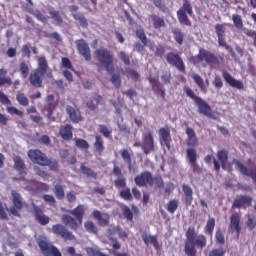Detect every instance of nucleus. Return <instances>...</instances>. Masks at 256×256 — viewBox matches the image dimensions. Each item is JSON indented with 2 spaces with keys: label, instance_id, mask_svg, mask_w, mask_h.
<instances>
[{
  "label": "nucleus",
  "instance_id": "obj_1",
  "mask_svg": "<svg viewBox=\"0 0 256 256\" xmlns=\"http://www.w3.org/2000/svg\"><path fill=\"white\" fill-rule=\"evenodd\" d=\"M97 71L101 73L103 69L113 75L115 73V54L107 48L96 49L93 54Z\"/></svg>",
  "mask_w": 256,
  "mask_h": 256
},
{
  "label": "nucleus",
  "instance_id": "obj_2",
  "mask_svg": "<svg viewBox=\"0 0 256 256\" xmlns=\"http://www.w3.org/2000/svg\"><path fill=\"white\" fill-rule=\"evenodd\" d=\"M195 247L205 249L207 247V237L203 234L198 235L194 227H189L186 231L185 255L197 256V249Z\"/></svg>",
  "mask_w": 256,
  "mask_h": 256
},
{
  "label": "nucleus",
  "instance_id": "obj_3",
  "mask_svg": "<svg viewBox=\"0 0 256 256\" xmlns=\"http://www.w3.org/2000/svg\"><path fill=\"white\" fill-rule=\"evenodd\" d=\"M85 211H87V207L83 204H79L74 209L70 210V215H62V223H64V225H68V227H70V229L73 231H77V229L83 225V217H85ZM71 215H73L74 218Z\"/></svg>",
  "mask_w": 256,
  "mask_h": 256
},
{
  "label": "nucleus",
  "instance_id": "obj_4",
  "mask_svg": "<svg viewBox=\"0 0 256 256\" xmlns=\"http://www.w3.org/2000/svg\"><path fill=\"white\" fill-rule=\"evenodd\" d=\"M49 70V64L47 63V58L45 56H41L38 58V68L31 71L29 75V82L32 87L39 89V87H43V77L47 75V71Z\"/></svg>",
  "mask_w": 256,
  "mask_h": 256
},
{
  "label": "nucleus",
  "instance_id": "obj_5",
  "mask_svg": "<svg viewBox=\"0 0 256 256\" xmlns=\"http://www.w3.org/2000/svg\"><path fill=\"white\" fill-rule=\"evenodd\" d=\"M192 63L197 65V63H203L205 61L206 65H221L225 61V57L221 55H215L213 52L208 51L204 48L199 49V53L191 58Z\"/></svg>",
  "mask_w": 256,
  "mask_h": 256
},
{
  "label": "nucleus",
  "instance_id": "obj_6",
  "mask_svg": "<svg viewBox=\"0 0 256 256\" xmlns=\"http://www.w3.org/2000/svg\"><path fill=\"white\" fill-rule=\"evenodd\" d=\"M183 91L187 95V97L192 99L195 105H197L198 113H200L201 115H204L205 117H210V118L213 117V110L211 109V106L209 105V103H207V101L195 95V92L187 86L183 88Z\"/></svg>",
  "mask_w": 256,
  "mask_h": 256
},
{
  "label": "nucleus",
  "instance_id": "obj_7",
  "mask_svg": "<svg viewBox=\"0 0 256 256\" xmlns=\"http://www.w3.org/2000/svg\"><path fill=\"white\" fill-rule=\"evenodd\" d=\"M193 17V5L189 0H183L182 6L177 11V19L180 25H186L187 27H191V20L189 17Z\"/></svg>",
  "mask_w": 256,
  "mask_h": 256
},
{
  "label": "nucleus",
  "instance_id": "obj_8",
  "mask_svg": "<svg viewBox=\"0 0 256 256\" xmlns=\"http://www.w3.org/2000/svg\"><path fill=\"white\" fill-rule=\"evenodd\" d=\"M227 23H222V24H216L214 26L215 33L218 37V45L220 47H225L227 51H230L232 56H235V52L233 51V48L227 44V41H225L226 34L225 32L227 31Z\"/></svg>",
  "mask_w": 256,
  "mask_h": 256
},
{
  "label": "nucleus",
  "instance_id": "obj_9",
  "mask_svg": "<svg viewBox=\"0 0 256 256\" xmlns=\"http://www.w3.org/2000/svg\"><path fill=\"white\" fill-rule=\"evenodd\" d=\"M11 195L13 206L10 207V213L11 215H14V217H21V213H19V211L25 207L23 196H21V194L16 190H12Z\"/></svg>",
  "mask_w": 256,
  "mask_h": 256
},
{
  "label": "nucleus",
  "instance_id": "obj_10",
  "mask_svg": "<svg viewBox=\"0 0 256 256\" xmlns=\"http://www.w3.org/2000/svg\"><path fill=\"white\" fill-rule=\"evenodd\" d=\"M216 158H213L214 170L219 173L222 169H226L227 162L229 161V151L227 149L218 150L216 153Z\"/></svg>",
  "mask_w": 256,
  "mask_h": 256
},
{
  "label": "nucleus",
  "instance_id": "obj_11",
  "mask_svg": "<svg viewBox=\"0 0 256 256\" xmlns=\"http://www.w3.org/2000/svg\"><path fill=\"white\" fill-rule=\"evenodd\" d=\"M142 150L145 155L155 151V138H153V132L150 130L142 133Z\"/></svg>",
  "mask_w": 256,
  "mask_h": 256
},
{
  "label": "nucleus",
  "instance_id": "obj_12",
  "mask_svg": "<svg viewBox=\"0 0 256 256\" xmlns=\"http://www.w3.org/2000/svg\"><path fill=\"white\" fill-rule=\"evenodd\" d=\"M38 247L43 256H63L59 248L47 242L46 240H39Z\"/></svg>",
  "mask_w": 256,
  "mask_h": 256
},
{
  "label": "nucleus",
  "instance_id": "obj_13",
  "mask_svg": "<svg viewBox=\"0 0 256 256\" xmlns=\"http://www.w3.org/2000/svg\"><path fill=\"white\" fill-rule=\"evenodd\" d=\"M134 183L137 187H153V174L149 171H144L134 178Z\"/></svg>",
  "mask_w": 256,
  "mask_h": 256
},
{
  "label": "nucleus",
  "instance_id": "obj_14",
  "mask_svg": "<svg viewBox=\"0 0 256 256\" xmlns=\"http://www.w3.org/2000/svg\"><path fill=\"white\" fill-rule=\"evenodd\" d=\"M52 232L54 235L61 237L64 241H75V235L69 231L63 224H55L52 226Z\"/></svg>",
  "mask_w": 256,
  "mask_h": 256
},
{
  "label": "nucleus",
  "instance_id": "obj_15",
  "mask_svg": "<svg viewBox=\"0 0 256 256\" xmlns=\"http://www.w3.org/2000/svg\"><path fill=\"white\" fill-rule=\"evenodd\" d=\"M166 61L172 67H176V69L181 73H185V63L183 62V58H181L179 54L174 52H169L166 55Z\"/></svg>",
  "mask_w": 256,
  "mask_h": 256
},
{
  "label": "nucleus",
  "instance_id": "obj_16",
  "mask_svg": "<svg viewBox=\"0 0 256 256\" xmlns=\"http://www.w3.org/2000/svg\"><path fill=\"white\" fill-rule=\"evenodd\" d=\"M241 214L239 213H233L230 216V224L228 227L229 233H236V239H239V236L241 235Z\"/></svg>",
  "mask_w": 256,
  "mask_h": 256
},
{
  "label": "nucleus",
  "instance_id": "obj_17",
  "mask_svg": "<svg viewBox=\"0 0 256 256\" xmlns=\"http://www.w3.org/2000/svg\"><path fill=\"white\" fill-rule=\"evenodd\" d=\"M28 157L30 161H32V163H35L36 165H40V167H43V165L48 159L47 154L43 153L39 149H30L28 151Z\"/></svg>",
  "mask_w": 256,
  "mask_h": 256
},
{
  "label": "nucleus",
  "instance_id": "obj_18",
  "mask_svg": "<svg viewBox=\"0 0 256 256\" xmlns=\"http://www.w3.org/2000/svg\"><path fill=\"white\" fill-rule=\"evenodd\" d=\"M76 48L79 55H81L85 61H91V48L84 39L76 40Z\"/></svg>",
  "mask_w": 256,
  "mask_h": 256
},
{
  "label": "nucleus",
  "instance_id": "obj_19",
  "mask_svg": "<svg viewBox=\"0 0 256 256\" xmlns=\"http://www.w3.org/2000/svg\"><path fill=\"white\" fill-rule=\"evenodd\" d=\"M159 141L161 145H165L167 149H171V127L164 126L158 130Z\"/></svg>",
  "mask_w": 256,
  "mask_h": 256
},
{
  "label": "nucleus",
  "instance_id": "obj_20",
  "mask_svg": "<svg viewBox=\"0 0 256 256\" xmlns=\"http://www.w3.org/2000/svg\"><path fill=\"white\" fill-rule=\"evenodd\" d=\"M251 203H253L251 196L240 195L235 198L232 209H247V207H251Z\"/></svg>",
  "mask_w": 256,
  "mask_h": 256
},
{
  "label": "nucleus",
  "instance_id": "obj_21",
  "mask_svg": "<svg viewBox=\"0 0 256 256\" xmlns=\"http://www.w3.org/2000/svg\"><path fill=\"white\" fill-rule=\"evenodd\" d=\"M148 81L154 91L155 95H160L161 99H165V87L159 82V77H149Z\"/></svg>",
  "mask_w": 256,
  "mask_h": 256
},
{
  "label": "nucleus",
  "instance_id": "obj_22",
  "mask_svg": "<svg viewBox=\"0 0 256 256\" xmlns=\"http://www.w3.org/2000/svg\"><path fill=\"white\" fill-rule=\"evenodd\" d=\"M222 77L230 87H233L234 89H238L239 91H243L244 85L243 82L240 80L235 79L233 76L229 74L227 71L222 72Z\"/></svg>",
  "mask_w": 256,
  "mask_h": 256
},
{
  "label": "nucleus",
  "instance_id": "obj_23",
  "mask_svg": "<svg viewBox=\"0 0 256 256\" xmlns=\"http://www.w3.org/2000/svg\"><path fill=\"white\" fill-rule=\"evenodd\" d=\"M113 175L118 177L114 181V185L117 189H124L125 187H127V179L124 178L123 171L121 170V168H119V166H114Z\"/></svg>",
  "mask_w": 256,
  "mask_h": 256
},
{
  "label": "nucleus",
  "instance_id": "obj_24",
  "mask_svg": "<svg viewBox=\"0 0 256 256\" xmlns=\"http://www.w3.org/2000/svg\"><path fill=\"white\" fill-rule=\"evenodd\" d=\"M186 158L188 159L193 173L199 171V165L197 164V150L195 148H188L186 150Z\"/></svg>",
  "mask_w": 256,
  "mask_h": 256
},
{
  "label": "nucleus",
  "instance_id": "obj_25",
  "mask_svg": "<svg viewBox=\"0 0 256 256\" xmlns=\"http://www.w3.org/2000/svg\"><path fill=\"white\" fill-rule=\"evenodd\" d=\"M66 113L69 116L72 123H81L85 118L81 114V110L73 108V106L66 107Z\"/></svg>",
  "mask_w": 256,
  "mask_h": 256
},
{
  "label": "nucleus",
  "instance_id": "obj_26",
  "mask_svg": "<svg viewBox=\"0 0 256 256\" xmlns=\"http://www.w3.org/2000/svg\"><path fill=\"white\" fill-rule=\"evenodd\" d=\"M186 135H187V147H199V139H197V134L195 130L191 127L186 128Z\"/></svg>",
  "mask_w": 256,
  "mask_h": 256
},
{
  "label": "nucleus",
  "instance_id": "obj_27",
  "mask_svg": "<svg viewBox=\"0 0 256 256\" xmlns=\"http://www.w3.org/2000/svg\"><path fill=\"white\" fill-rule=\"evenodd\" d=\"M59 135L64 141H71L73 139V125H62L59 129Z\"/></svg>",
  "mask_w": 256,
  "mask_h": 256
},
{
  "label": "nucleus",
  "instance_id": "obj_28",
  "mask_svg": "<svg viewBox=\"0 0 256 256\" xmlns=\"http://www.w3.org/2000/svg\"><path fill=\"white\" fill-rule=\"evenodd\" d=\"M94 153L97 155H103V151H105V141H103V137L101 135L95 136V141L93 143Z\"/></svg>",
  "mask_w": 256,
  "mask_h": 256
},
{
  "label": "nucleus",
  "instance_id": "obj_29",
  "mask_svg": "<svg viewBox=\"0 0 256 256\" xmlns=\"http://www.w3.org/2000/svg\"><path fill=\"white\" fill-rule=\"evenodd\" d=\"M192 79L194 83H196L197 87H199L200 91H202V93H207V87H209V80H206L205 83V80H203V78L199 76V74H193Z\"/></svg>",
  "mask_w": 256,
  "mask_h": 256
},
{
  "label": "nucleus",
  "instance_id": "obj_30",
  "mask_svg": "<svg viewBox=\"0 0 256 256\" xmlns=\"http://www.w3.org/2000/svg\"><path fill=\"white\" fill-rule=\"evenodd\" d=\"M34 215L37 222L40 223V225H48L50 218L49 216L43 214V210L41 208L36 207L34 209Z\"/></svg>",
  "mask_w": 256,
  "mask_h": 256
},
{
  "label": "nucleus",
  "instance_id": "obj_31",
  "mask_svg": "<svg viewBox=\"0 0 256 256\" xmlns=\"http://www.w3.org/2000/svg\"><path fill=\"white\" fill-rule=\"evenodd\" d=\"M13 161L14 169H16V171H18L20 175H27V173L25 172L26 166L25 161H23V158H21L20 156H14Z\"/></svg>",
  "mask_w": 256,
  "mask_h": 256
},
{
  "label": "nucleus",
  "instance_id": "obj_32",
  "mask_svg": "<svg viewBox=\"0 0 256 256\" xmlns=\"http://www.w3.org/2000/svg\"><path fill=\"white\" fill-rule=\"evenodd\" d=\"M150 19L154 29H161L166 26L165 19L157 14H152Z\"/></svg>",
  "mask_w": 256,
  "mask_h": 256
},
{
  "label": "nucleus",
  "instance_id": "obj_33",
  "mask_svg": "<svg viewBox=\"0 0 256 256\" xmlns=\"http://www.w3.org/2000/svg\"><path fill=\"white\" fill-rule=\"evenodd\" d=\"M183 193L185 195V204L190 206L193 203V189L187 184L182 186Z\"/></svg>",
  "mask_w": 256,
  "mask_h": 256
},
{
  "label": "nucleus",
  "instance_id": "obj_34",
  "mask_svg": "<svg viewBox=\"0 0 256 256\" xmlns=\"http://www.w3.org/2000/svg\"><path fill=\"white\" fill-rule=\"evenodd\" d=\"M136 36L140 41L145 45L146 47H149L151 50H153V42L151 40L147 39V35L145 34V30L138 29L136 30Z\"/></svg>",
  "mask_w": 256,
  "mask_h": 256
},
{
  "label": "nucleus",
  "instance_id": "obj_35",
  "mask_svg": "<svg viewBox=\"0 0 256 256\" xmlns=\"http://www.w3.org/2000/svg\"><path fill=\"white\" fill-rule=\"evenodd\" d=\"M48 118L51 119L53 112L55 111V96L49 94L46 98Z\"/></svg>",
  "mask_w": 256,
  "mask_h": 256
},
{
  "label": "nucleus",
  "instance_id": "obj_36",
  "mask_svg": "<svg viewBox=\"0 0 256 256\" xmlns=\"http://www.w3.org/2000/svg\"><path fill=\"white\" fill-rule=\"evenodd\" d=\"M3 85H13L11 77H7V69L5 68L0 69V87H3Z\"/></svg>",
  "mask_w": 256,
  "mask_h": 256
},
{
  "label": "nucleus",
  "instance_id": "obj_37",
  "mask_svg": "<svg viewBox=\"0 0 256 256\" xmlns=\"http://www.w3.org/2000/svg\"><path fill=\"white\" fill-rule=\"evenodd\" d=\"M92 215L94 219L98 221V225H100V227H107V225H109V219L103 218V216L101 215V211L94 210L92 212Z\"/></svg>",
  "mask_w": 256,
  "mask_h": 256
},
{
  "label": "nucleus",
  "instance_id": "obj_38",
  "mask_svg": "<svg viewBox=\"0 0 256 256\" xmlns=\"http://www.w3.org/2000/svg\"><path fill=\"white\" fill-rule=\"evenodd\" d=\"M72 17L75 21H78L83 29H87L89 27V22L87 21V18H85V15H83L82 13H74L72 14Z\"/></svg>",
  "mask_w": 256,
  "mask_h": 256
},
{
  "label": "nucleus",
  "instance_id": "obj_39",
  "mask_svg": "<svg viewBox=\"0 0 256 256\" xmlns=\"http://www.w3.org/2000/svg\"><path fill=\"white\" fill-rule=\"evenodd\" d=\"M43 167H49L50 171L54 173H59V162L57 160H51L49 158L44 162Z\"/></svg>",
  "mask_w": 256,
  "mask_h": 256
},
{
  "label": "nucleus",
  "instance_id": "obj_40",
  "mask_svg": "<svg viewBox=\"0 0 256 256\" xmlns=\"http://www.w3.org/2000/svg\"><path fill=\"white\" fill-rule=\"evenodd\" d=\"M172 33L176 43H178V45H183V41L185 39V34L183 33V31H181V29L179 28H173Z\"/></svg>",
  "mask_w": 256,
  "mask_h": 256
},
{
  "label": "nucleus",
  "instance_id": "obj_41",
  "mask_svg": "<svg viewBox=\"0 0 256 256\" xmlns=\"http://www.w3.org/2000/svg\"><path fill=\"white\" fill-rule=\"evenodd\" d=\"M120 155H121L123 161L126 162V164L128 165L129 170L131 171V169H133V164H132V160H131V152H129V150H127V149H123L120 151Z\"/></svg>",
  "mask_w": 256,
  "mask_h": 256
},
{
  "label": "nucleus",
  "instance_id": "obj_42",
  "mask_svg": "<svg viewBox=\"0 0 256 256\" xmlns=\"http://www.w3.org/2000/svg\"><path fill=\"white\" fill-rule=\"evenodd\" d=\"M232 21L234 24V27L236 29H239L240 31H244L245 32V28H243V17H241V15L239 14H233L232 15Z\"/></svg>",
  "mask_w": 256,
  "mask_h": 256
},
{
  "label": "nucleus",
  "instance_id": "obj_43",
  "mask_svg": "<svg viewBox=\"0 0 256 256\" xmlns=\"http://www.w3.org/2000/svg\"><path fill=\"white\" fill-rule=\"evenodd\" d=\"M99 129V133H101V135H103V137H105L106 139H112V133H113V129L108 128L106 125L104 124H100L98 126Z\"/></svg>",
  "mask_w": 256,
  "mask_h": 256
},
{
  "label": "nucleus",
  "instance_id": "obj_44",
  "mask_svg": "<svg viewBox=\"0 0 256 256\" xmlns=\"http://www.w3.org/2000/svg\"><path fill=\"white\" fill-rule=\"evenodd\" d=\"M54 195L59 201L65 199V189H63V186L61 184L54 185Z\"/></svg>",
  "mask_w": 256,
  "mask_h": 256
},
{
  "label": "nucleus",
  "instance_id": "obj_45",
  "mask_svg": "<svg viewBox=\"0 0 256 256\" xmlns=\"http://www.w3.org/2000/svg\"><path fill=\"white\" fill-rule=\"evenodd\" d=\"M49 15L51 19H53L54 23L56 25H62L63 24V17H61V13L57 10H50Z\"/></svg>",
  "mask_w": 256,
  "mask_h": 256
},
{
  "label": "nucleus",
  "instance_id": "obj_46",
  "mask_svg": "<svg viewBox=\"0 0 256 256\" xmlns=\"http://www.w3.org/2000/svg\"><path fill=\"white\" fill-rule=\"evenodd\" d=\"M166 209L168 213H171V215H173V213H175V211L179 209V200L177 199L170 200L166 205Z\"/></svg>",
  "mask_w": 256,
  "mask_h": 256
},
{
  "label": "nucleus",
  "instance_id": "obj_47",
  "mask_svg": "<svg viewBox=\"0 0 256 256\" xmlns=\"http://www.w3.org/2000/svg\"><path fill=\"white\" fill-rule=\"evenodd\" d=\"M214 230H215V218H209L206 222L205 233L207 235L213 236Z\"/></svg>",
  "mask_w": 256,
  "mask_h": 256
},
{
  "label": "nucleus",
  "instance_id": "obj_48",
  "mask_svg": "<svg viewBox=\"0 0 256 256\" xmlns=\"http://www.w3.org/2000/svg\"><path fill=\"white\" fill-rule=\"evenodd\" d=\"M142 239L145 245H149V243L153 244L154 247H157V245H159L155 236L148 235L145 232L142 234Z\"/></svg>",
  "mask_w": 256,
  "mask_h": 256
},
{
  "label": "nucleus",
  "instance_id": "obj_49",
  "mask_svg": "<svg viewBox=\"0 0 256 256\" xmlns=\"http://www.w3.org/2000/svg\"><path fill=\"white\" fill-rule=\"evenodd\" d=\"M19 71L22 79H27L29 77V65L27 62L22 61L19 66Z\"/></svg>",
  "mask_w": 256,
  "mask_h": 256
},
{
  "label": "nucleus",
  "instance_id": "obj_50",
  "mask_svg": "<svg viewBox=\"0 0 256 256\" xmlns=\"http://www.w3.org/2000/svg\"><path fill=\"white\" fill-rule=\"evenodd\" d=\"M16 101L21 105L22 107H27L29 105V98L25 96V93L18 92L16 95Z\"/></svg>",
  "mask_w": 256,
  "mask_h": 256
},
{
  "label": "nucleus",
  "instance_id": "obj_51",
  "mask_svg": "<svg viewBox=\"0 0 256 256\" xmlns=\"http://www.w3.org/2000/svg\"><path fill=\"white\" fill-rule=\"evenodd\" d=\"M84 227L88 233H93V235H97V233H99V229L95 226L93 221H86L84 223Z\"/></svg>",
  "mask_w": 256,
  "mask_h": 256
},
{
  "label": "nucleus",
  "instance_id": "obj_52",
  "mask_svg": "<svg viewBox=\"0 0 256 256\" xmlns=\"http://www.w3.org/2000/svg\"><path fill=\"white\" fill-rule=\"evenodd\" d=\"M83 175H87L88 177H91L92 179H97V173L93 171L91 168L86 167L85 165H82L80 167Z\"/></svg>",
  "mask_w": 256,
  "mask_h": 256
},
{
  "label": "nucleus",
  "instance_id": "obj_53",
  "mask_svg": "<svg viewBox=\"0 0 256 256\" xmlns=\"http://www.w3.org/2000/svg\"><path fill=\"white\" fill-rule=\"evenodd\" d=\"M33 17H35L38 21H41V23H47V18L45 15H43L40 10H35V11H29Z\"/></svg>",
  "mask_w": 256,
  "mask_h": 256
},
{
  "label": "nucleus",
  "instance_id": "obj_54",
  "mask_svg": "<svg viewBox=\"0 0 256 256\" xmlns=\"http://www.w3.org/2000/svg\"><path fill=\"white\" fill-rule=\"evenodd\" d=\"M34 171L38 177H41L42 179H49L51 177V174L41 168L39 166L34 167Z\"/></svg>",
  "mask_w": 256,
  "mask_h": 256
},
{
  "label": "nucleus",
  "instance_id": "obj_55",
  "mask_svg": "<svg viewBox=\"0 0 256 256\" xmlns=\"http://www.w3.org/2000/svg\"><path fill=\"white\" fill-rule=\"evenodd\" d=\"M121 199L124 201H133V194H131V189L126 188L125 190L120 192Z\"/></svg>",
  "mask_w": 256,
  "mask_h": 256
},
{
  "label": "nucleus",
  "instance_id": "obj_56",
  "mask_svg": "<svg viewBox=\"0 0 256 256\" xmlns=\"http://www.w3.org/2000/svg\"><path fill=\"white\" fill-rule=\"evenodd\" d=\"M118 57L121 61H123L124 65H131V58L129 57V54L125 53V51H120L118 53Z\"/></svg>",
  "mask_w": 256,
  "mask_h": 256
},
{
  "label": "nucleus",
  "instance_id": "obj_57",
  "mask_svg": "<svg viewBox=\"0 0 256 256\" xmlns=\"http://www.w3.org/2000/svg\"><path fill=\"white\" fill-rule=\"evenodd\" d=\"M171 79H173L171 76V71H164L162 73L161 81L164 83V85H171Z\"/></svg>",
  "mask_w": 256,
  "mask_h": 256
},
{
  "label": "nucleus",
  "instance_id": "obj_58",
  "mask_svg": "<svg viewBox=\"0 0 256 256\" xmlns=\"http://www.w3.org/2000/svg\"><path fill=\"white\" fill-rule=\"evenodd\" d=\"M75 146L78 149H89V142H87L85 139H76Z\"/></svg>",
  "mask_w": 256,
  "mask_h": 256
},
{
  "label": "nucleus",
  "instance_id": "obj_59",
  "mask_svg": "<svg viewBox=\"0 0 256 256\" xmlns=\"http://www.w3.org/2000/svg\"><path fill=\"white\" fill-rule=\"evenodd\" d=\"M123 211V216L125 217V219H127V221H133V212L131 211V208H129V206H124L122 208Z\"/></svg>",
  "mask_w": 256,
  "mask_h": 256
},
{
  "label": "nucleus",
  "instance_id": "obj_60",
  "mask_svg": "<svg viewBox=\"0 0 256 256\" xmlns=\"http://www.w3.org/2000/svg\"><path fill=\"white\" fill-rule=\"evenodd\" d=\"M110 81L114 87H121V76L119 74H112Z\"/></svg>",
  "mask_w": 256,
  "mask_h": 256
},
{
  "label": "nucleus",
  "instance_id": "obj_61",
  "mask_svg": "<svg viewBox=\"0 0 256 256\" xmlns=\"http://www.w3.org/2000/svg\"><path fill=\"white\" fill-rule=\"evenodd\" d=\"M246 227L249 229V231H253L256 227V217L249 216L246 221Z\"/></svg>",
  "mask_w": 256,
  "mask_h": 256
},
{
  "label": "nucleus",
  "instance_id": "obj_62",
  "mask_svg": "<svg viewBox=\"0 0 256 256\" xmlns=\"http://www.w3.org/2000/svg\"><path fill=\"white\" fill-rule=\"evenodd\" d=\"M244 33L247 37H251V39H253V45L256 47V31L244 28Z\"/></svg>",
  "mask_w": 256,
  "mask_h": 256
},
{
  "label": "nucleus",
  "instance_id": "obj_63",
  "mask_svg": "<svg viewBox=\"0 0 256 256\" xmlns=\"http://www.w3.org/2000/svg\"><path fill=\"white\" fill-rule=\"evenodd\" d=\"M127 73H128V77H130V79H133L135 82L139 81L141 77L139 75V72H137V70L129 69L127 70Z\"/></svg>",
  "mask_w": 256,
  "mask_h": 256
},
{
  "label": "nucleus",
  "instance_id": "obj_64",
  "mask_svg": "<svg viewBox=\"0 0 256 256\" xmlns=\"http://www.w3.org/2000/svg\"><path fill=\"white\" fill-rule=\"evenodd\" d=\"M208 256H225V250L218 248V249H212L209 252Z\"/></svg>",
  "mask_w": 256,
  "mask_h": 256
}]
</instances>
